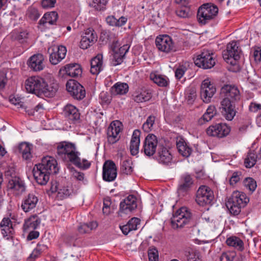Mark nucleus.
Here are the masks:
<instances>
[{"label": "nucleus", "instance_id": "obj_1", "mask_svg": "<svg viewBox=\"0 0 261 261\" xmlns=\"http://www.w3.org/2000/svg\"><path fill=\"white\" fill-rule=\"evenodd\" d=\"M220 96L221 113L226 120H232L236 115V103L240 100V92L237 86L226 84L221 89Z\"/></svg>", "mask_w": 261, "mask_h": 261}, {"label": "nucleus", "instance_id": "obj_2", "mask_svg": "<svg viewBox=\"0 0 261 261\" xmlns=\"http://www.w3.org/2000/svg\"><path fill=\"white\" fill-rule=\"evenodd\" d=\"M249 202L246 194L240 191H234L226 203L229 212L234 215H239L241 209L245 207Z\"/></svg>", "mask_w": 261, "mask_h": 261}, {"label": "nucleus", "instance_id": "obj_3", "mask_svg": "<svg viewBox=\"0 0 261 261\" xmlns=\"http://www.w3.org/2000/svg\"><path fill=\"white\" fill-rule=\"evenodd\" d=\"M57 153L60 159L72 164L78 159V155H80L75 145L66 141H62L57 144Z\"/></svg>", "mask_w": 261, "mask_h": 261}, {"label": "nucleus", "instance_id": "obj_4", "mask_svg": "<svg viewBox=\"0 0 261 261\" xmlns=\"http://www.w3.org/2000/svg\"><path fill=\"white\" fill-rule=\"evenodd\" d=\"M218 13V8L211 3H206L201 6L197 11L198 22L204 25L214 20Z\"/></svg>", "mask_w": 261, "mask_h": 261}, {"label": "nucleus", "instance_id": "obj_5", "mask_svg": "<svg viewBox=\"0 0 261 261\" xmlns=\"http://www.w3.org/2000/svg\"><path fill=\"white\" fill-rule=\"evenodd\" d=\"M192 219V215L186 207L178 210L171 219V226L174 229L182 228L189 223Z\"/></svg>", "mask_w": 261, "mask_h": 261}, {"label": "nucleus", "instance_id": "obj_6", "mask_svg": "<svg viewBox=\"0 0 261 261\" xmlns=\"http://www.w3.org/2000/svg\"><path fill=\"white\" fill-rule=\"evenodd\" d=\"M194 62L199 67L204 69H211L215 65L216 59L212 51L204 49L200 55L197 56Z\"/></svg>", "mask_w": 261, "mask_h": 261}, {"label": "nucleus", "instance_id": "obj_7", "mask_svg": "<svg viewBox=\"0 0 261 261\" xmlns=\"http://www.w3.org/2000/svg\"><path fill=\"white\" fill-rule=\"evenodd\" d=\"M241 53L237 42L233 41L227 45L226 50L223 53V57L227 63L233 65L240 59Z\"/></svg>", "mask_w": 261, "mask_h": 261}, {"label": "nucleus", "instance_id": "obj_8", "mask_svg": "<svg viewBox=\"0 0 261 261\" xmlns=\"http://www.w3.org/2000/svg\"><path fill=\"white\" fill-rule=\"evenodd\" d=\"M214 198L213 191L207 186H201L197 191L196 201L199 205L210 204Z\"/></svg>", "mask_w": 261, "mask_h": 261}, {"label": "nucleus", "instance_id": "obj_9", "mask_svg": "<svg viewBox=\"0 0 261 261\" xmlns=\"http://www.w3.org/2000/svg\"><path fill=\"white\" fill-rule=\"evenodd\" d=\"M44 86V80L39 76H31L29 77L25 82L27 91L40 96L41 88Z\"/></svg>", "mask_w": 261, "mask_h": 261}, {"label": "nucleus", "instance_id": "obj_10", "mask_svg": "<svg viewBox=\"0 0 261 261\" xmlns=\"http://www.w3.org/2000/svg\"><path fill=\"white\" fill-rule=\"evenodd\" d=\"M66 89L74 99L81 100L85 97L86 92L84 88L75 80H70L67 82Z\"/></svg>", "mask_w": 261, "mask_h": 261}, {"label": "nucleus", "instance_id": "obj_11", "mask_svg": "<svg viewBox=\"0 0 261 261\" xmlns=\"http://www.w3.org/2000/svg\"><path fill=\"white\" fill-rule=\"evenodd\" d=\"M137 207V199L132 195H128L120 203L118 215L123 217L124 215L129 214Z\"/></svg>", "mask_w": 261, "mask_h": 261}, {"label": "nucleus", "instance_id": "obj_12", "mask_svg": "<svg viewBox=\"0 0 261 261\" xmlns=\"http://www.w3.org/2000/svg\"><path fill=\"white\" fill-rule=\"evenodd\" d=\"M155 45L159 50L165 53L175 51L172 39L167 35H160L155 39Z\"/></svg>", "mask_w": 261, "mask_h": 261}, {"label": "nucleus", "instance_id": "obj_13", "mask_svg": "<svg viewBox=\"0 0 261 261\" xmlns=\"http://www.w3.org/2000/svg\"><path fill=\"white\" fill-rule=\"evenodd\" d=\"M216 91L215 86L209 79H205L202 82L201 85L200 96L203 102H210Z\"/></svg>", "mask_w": 261, "mask_h": 261}, {"label": "nucleus", "instance_id": "obj_14", "mask_svg": "<svg viewBox=\"0 0 261 261\" xmlns=\"http://www.w3.org/2000/svg\"><path fill=\"white\" fill-rule=\"evenodd\" d=\"M97 36L96 32L92 28L85 30L81 36L80 47L86 49L94 44L97 41Z\"/></svg>", "mask_w": 261, "mask_h": 261}, {"label": "nucleus", "instance_id": "obj_15", "mask_svg": "<svg viewBox=\"0 0 261 261\" xmlns=\"http://www.w3.org/2000/svg\"><path fill=\"white\" fill-rule=\"evenodd\" d=\"M50 54L49 61L53 65H57L65 58L67 50L65 46H52L48 48Z\"/></svg>", "mask_w": 261, "mask_h": 261}, {"label": "nucleus", "instance_id": "obj_16", "mask_svg": "<svg viewBox=\"0 0 261 261\" xmlns=\"http://www.w3.org/2000/svg\"><path fill=\"white\" fill-rule=\"evenodd\" d=\"M230 127L225 124L218 123L210 126L206 129V134L212 137L222 138L228 135Z\"/></svg>", "mask_w": 261, "mask_h": 261}, {"label": "nucleus", "instance_id": "obj_17", "mask_svg": "<svg viewBox=\"0 0 261 261\" xmlns=\"http://www.w3.org/2000/svg\"><path fill=\"white\" fill-rule=\"evenodd\" d=\"M117 175V167L114 162L106 161L102 167V178L106 181H114Z\"/></svg>", "mask_w": 261, "mask_h": 261}, {"label": "nucleus", "instance_id": "obj_18", "mask_svg": "<svg viewBox=\"0 0 261 261\" xmlns=\"http://www.w3.org/2000/svg\"><path fill=\"white\" fill-rule=\"evenodd\" d=\"M158 144L157 137L153 134H148L143 143V151L145 154L151 156L154 154Z\"/></svg>", "mask_w": 261, "mask_h": 261}, {"label": "nucleus", "instance_id": "obj_19", "mask_svg": "<svg viewBox=\"0 0 261 261\" xmlns=\"http://www.w3.org/2000/svg\"><path fill=\"white\" fill-rule=\"evenodd\" d=\"M37 165L50 174H56L59 171L57 161L52 156L44 157L42 160L41 163Z\"/></svg>", "mask_w": 261, "mask_h": 261}, {"label": "nucleus", "instance_id": "obj_20", "mask_svg": "<svg viewBox=\"0 0 261 261\" xmlns=\"http://www.w3.org/2000/svg\"><path fill=\"white\" fill-rule=\"evenodd\" d=\"M121 123L117 121L112 122L107 129L108 141L110 144H114L120 138L119 133L121 131Z\"/></svg>", "mask_w": 261, "mask_h": 261}, {"label": "nucleus", "instance_id": "obj_21", "mask_svg": "<svg viewBox=\"0 0 261 261\" xmlns=\"http://www.w3.org/2000/svg\"><path fill=\"white\" fill-rule=\"evenodd\" d=\"M8 188L12 190L15 195H20L25 190V186L22 180L17 176L12 177L9 180Z\"/></svg>", "mask_w": 261, "mask_h": 261}, {"label": "nucleus", "instance_id": "obj_22", "mask_svg": "<svg viewBox=\"0 0 261 261\" xmlns=\"http://www.w3.org/2000/svg\"><path fill=\"white\" fill-rule=\"evenodd\" d=\"M0 229L4 238L10 240L13 237L14 233L13 223L9 217H4L0 223Z\"/></svg>", "mask_w": 261, "mask_h": 261}, {"label": "nucleus", "instance_id": "obj_23", "mask_svg": "<svg viewBox=\"0 0 261 261\" xmlns=\"http://www.w3.org/2000/svg\"><path fill=\"white\" fill-rule=\"evenodd\" d=\"M38 202V197L33 193H30L23 199L21 207L24 212H29L36 207Z\"/></svg>", "mask_w": 261, "mask_h": 261}, {"label": "nucleus", "instance_id": "obj_24", "mask_svg": "<svg viewBox=\"0 0 261 261\" xmlns=\"http://www.w3.org/2000/svg\"><path fill=\"white\" fill-rule=\"evenodd\" d=\"M33 176L36 182L40 185H45L49 179V173H47L40 166L36 165L33 170Z\"/></svg>", "mask_w": 261, "mask_h": 261}, {"label": "nucleus", "instance_id": "obj_25", "mask_svg": "<svg viewBox=\"0 0 261 261\" xmlns=\"http://www.w3.org/2000/svg\"><path fill=\"white\" fill-rule=\"evenodd\" d=\"M44 57L42 54H36L30 58L28 61V66L35 71H39L44 67Z\"/></svg>", "mask_w": 261, "mask_h": 261}, {"label": "nucleus", "instance_id": "obj_26", "mask_svg": "<svg viewBox=\"0 0 261 261\" xmlns=\"http://www.w3.org/2000/svg\"><path fill=\"white\" fill-rule=\"evenodd\" d=\"M129 46L128 44H124L119 48L114 47L113 50L114 52L112 63L114 66L121 64L123 59L128 51Z\"/></svg>", "mask_w": 261, "mask_h": 261}, {"label": "nucleus", "instance_id": "obj_27", "mask_svg": "<svg viewBox=\"0 0 261 261\" xmlns=\"http://www.w3.org/2000/svg\"><path fill=\"white\" fill-rule=\"evenodd\" d=\"M63 114L66 118L72 122L78 121L80 118L79 110L71 104H68L64 108Z\"/></svg>", "mask_w": 261, "mask_h": 261}, {"label": "nucleus", "instance_id": "obj_28", "mask_svg": "<svg viewBox=\"0 0 261 261\" xmlns=\"http://www.w3.org/2000/svg\"><path fill=\"white\" fill-rule=\"evenodd\" d=\"M158 155V161L163 164H168L172 161V156L171 153L163 145H159Z\"/></svg>", "mask_w": 261, "mask_h": 261}, {"label": "nucleus", "instance_id": "obj_29", "mask_svg": "<svg viewBox=\"0 0 261 261\" xmlns=\"http://www.w3.org/2000/svg\"><path fill=\"white\" fill-rule=\"evenodd\" d=\"M103 57L98 54L91 60L90 72L92 74L97 75L103 69Z\"/></svg>", "mask_w": 261, "mask_h": 261}, {"label": "nucleus", "instance_id": "obj_30", "mask_svg": "<svg viewBox=\"0 0 261 261\" xmlns=\"http://www.w3.org/2000/svg\"><path fill=\"white\" fill-rule=\"evenodd\" d=\"M140 135L141 132L138 129H135L133 132L129 146L131 154L133 155L137 154L139 152Z\"/></svg>", "mask_w": 261, "mask_h": 261}, {"label": "nucleus", "instance_id": "obj_31", "mask_svg": "<svg viewBox=\"0 0 261 261\" xmlns=\"http://www.w3.org/2000/svg\"><path fill=\"white\" fill-rule=\"evenodd\" d=\"M42 87L40 96L44 95L48 97H53L58 89V84L51 81L49 84H47L44 81V86Z\"/></svg>", "mask_w": 261, "mask_h": 261}, {"label": "nucleus", "instance_id": "obj_32", "mask_svg": "<svg viewBox=\"0 0 261 261\" xmlns=\"http://www.w3.org/2000/svg\"><path fill=\"white\" fill-rule=\"evenodd\" d=\"M32 145L27 142H22L19 144L18 149L21 154L22 158L25 160H30L32 158L31 153Z\"/></svg>", "mask_w": 261, "mask_h": 261}, {"label": "nucleus", "instance_id": "obj_33", "mask_svg": "<svg viewBox=\"0 0 261 261\" xmlns=\"http://www.w3.org/2000/svg\"><path fill=\"white\" fill-rule=\"evenodd\" d=\"M66 74L71 77H78L81 75L82 70L78 64H71L64 67Z\"/></svg>", "mask_w": 261, "mask_h": 261}, {"label": "nucleus", "instance_id": "obj_34", "mask_svg": "<svg viewBox=\"0 0 261 261\" xmlns=\"http://www.w3.org/2000/svg\"><path fill=\"white\" fill-rule=\"evenodd\" d=\"M40 223V219L36 215H33L25 221L23 228L25 231L34 230L37 228Z\"/></svg>", "mask_w": 261, "mask_h": 261}, {"label": "nucleus", "instance_id": "obj_35", "mask_svg": "<svg viewBox=\"0 0 261 261\" xmlns=\"http://www.w3.org/2000/svg\"><path fill=\"white\" fill-rule=\"evenodd\" d=\"M193 180L190 175H184L181 178V183L178 188L179 193L188 191L193 184Z\"/></svg>", "mask_w": 261, "mask_h": 261}, {"label": "nucleus", "instance_id": "obj_36", "mask_svg": "<svg viewBox=\"0 0 261 261\" xmlns=\"http://www.w3.org/2000/svg\"><path fill=\"white\" fill-rule=\"evenodd\" d=\"M128 88L126 83L118 82L111 88V91L113 95H123L128 92Z\"/></svg>", "mask_w": 261, "mask_h": 261}, {"label": "nucleus", "instance_id": "obj_37", "mask_svg": "<svg viewBox=\"0 0 261 261\" xmlns=\"http://www.w3.org/2000/svg\"><path fill=\"white\" fill-rule=\"evenodd\" d=\"M74 193L71 184L66 186L60 187L58 191L57 198L59 200L67 198Z\"/></svg>", "mask_w": 261, "mask_h": 261}, {"label": "nucleus", "instance_id": "obj_38", "mask_svg": "<svg viewBox=\"0 0 261 261\" xmlns=\"http://www.w3.org/2000/svg\"><path fill=\"white\" fill-rule=\"evenodd\" d=\"M133 97L136 102H143L149 100L151 98V94L146 90H139L134 93Z\"/></svg>", "mask_w": 261, "mask_h": 261}, {"label": "nucleus", "instance_id": "obj_39", "mask_svg": "<svg viewBox=\"0 0 261 261\" xmlns=\"http://www.w3.org/2000/svg\"><path fill=\"white\" fill-rule=\"evenodd\" d=\"M176 146L179 153L184 157H189L192 152V149L184 141L177 142Z\"/></svg>", "mask_w": 261, "mask_h": 261}, {"label": "nucleus", "instance_id": "obj_40", "mask_svg": "<svg viewBox=\"0 0 261 261\" xmlns=\"http://www.w3.org/2000/svg\"><path fill=\"white\" fill-rule=\"evenodd\" d=\"M150 79L160 87H166L169 83V80L167 77L155 73H151L150 74Z\"/></svg>", "mask_w": 261, "mask_h": 261}, {"label": "nucleus", "instance_id": "obj_41", "mask_svg": "<svg viewBox=\"0 0 261 261\" xmlns=\"http://www.w3.org/2000/svg\"><path fill=\"white\" fill-rule=\"evenodd\" d=\"M226 243L227 245L234 247L239 251L244 249V243L242 240L237 237H231L228 238Z\"/></svg>", "mask_w": 261, "mask_h": 261}, {"label": "nucleus", "instance_id": "obj_42", "mask_svg": "<svg viewBox=\"0 0 261 261\" xmlns=\"http://www.w3.org/2000/svg\"><path fill=\"white\" fill-rule=\"evenodd\" d=\"M106 21L111 26L120 27L126 23L127 18L121 16L119 19H117L114 16H109L106 18Z\"/></svg>", "mask_w": 261, "mask_h": 261}, {"label": "nucleus", "instance_id": "obj_43", "mask_svg": "<svg viewBox=\"0 0 261 261\" xmlns=\"http://www.w3.org/2000/svg\"><path fill=\"white\" fill-rule=\"evenodd\" d=\"M216 114V109L214 106H210L206 110V112L199 119V123L202 124V121L208 122L210 121Z\"/></svg>", "mask_w": 261, "mask_h": 261}, {"label": "nucleus", "instance_id": "obj_44", "mask_svg": "<svg viewBox=\"0 0 261 261\" xmlns=\"http://www.w3.org/2000/svg\"><path fill=\"white\" fill-rule=\"evenodd\" d=\"M97 226V223L94 221L89 223H84L79 227L78 230L81 233H88L92 229H95Z\"/></svg>", "mask_w": 261, "mask_h": 261}, {"label": "nucleus", "instance_id": "obj_45", "mask_svg": "<svg viewBox=\"0 0 261 261\" xmlns=\"http://www.w3.org/2000/svg\"><path fill=\"white\" fill-rule=\"evenodd\" d=\"M183 253L187 261H200L198 253L192 249H185Z\"/></svg>", "mask_w": 261, "mask_h": 261}, {"label": "nucleus", "instance_id": "obj_46", "mask_svg": "<svg viewBox=\"0 0 261 261\" xmlns=\"http://www.w3.org/2000/svg\"><path fill=\"white\" fill-rule=\"evenodd\" d=\"M257 155L252 151H249L246 158L245 159L244 164L247 168H251L256 164Z\"/></svg>", "mask_w": 261, "mask_h": 261}, {"label": "nucleus", "instance_id": "obj_47", "mask_svg": "<svg viewBox=\"0 0 261 261\" xmlns=\"http://www.w3.org/2000/svg\"><path fill=\"white\" fill-rule=\"evenodd\" d=\"M132 162L129 159H126L124 160L121 166V171L123 174L126 175H129L133 172Z\"/></svg>", "mask_w": 261, "mask_h": 261}, {"label": "nucleus", "instance_id": "obj_48", "mask_svg": "<svg viewBox=\"0 0 261 261\" xmlns=\"http://www.w3.org/2000/svg\"><path fill=\"white\" fill-rule=\"evenodd\" d=\"M155 120V116L153 115L148 116L146 121L143 124L142 128L143 130L147 133L151 131L153 128Z\"/></svg>", "mask_w": 261, "mask_h": 261}, {"label": "nucleus", "instance_id": "obj_49", "mask_svg": "<svg viewBox=\"0 0 261 261\" xmlns=\"http://www.w3.org/2000/svg\"><path fill=\"white\" fill-rule=\"evenodd\" d=\"M244 186L251 193L254 192L257 187L256 181L251 177H247L243 182Z\"/></svg>", "mask_w": 261, "mask_h": 261}, {"label": "nucleus", "instance_id": "obj_50", "mask_svg": "<svg viewBox=\"0 0 261 261\" xmlns=\"http://www.w3.org/2000/svg\"><path fill=\"white\" fill-rule=\"evenodd\" d=\"M47 249V246L44 244H38L36 248L34 249L30 254L29 258L35 259L37 258L40 254Z\"/></svg>", "mask_w": 261, "mask_h": 261}, {"label": "nucleus", "instance_id": "obj_51", "mask_svg": "<svg viewBox=\"0 0 261 261\" xmlns=\"http://www.w3.org/2000/svg\"><path fill=\"white\" fill-rule=\"evenodd\" d=\"M58 15L55 11H53L44 14V19L47 20L48 23L51 25L55 24L57 20Z\"/></svg>", "mask_w": 261, "mask_h": 261}, {"label": "nucleus", "instance_id": "obj_52", "mask_svg": "<svg viewBox=\"0 0 261 261\" xmlns=\"http://www.w3.org/2000/svg\"><path fill=\"white\" fill-rule=\"evenodd\" d=\"M27 15L28 18L33 21L37 20L40 17V14L37 9L31 7L27 11Z\"/></svg>", "mask_w": 261, "mask_h": 261}, {"label": "nucleus", "instance_id": "obj_53", "mask_svg": "<svg viewBox=\"0 0 261 261\" xmlns=\"http://www.w3.org/2000/svg\"><path fill=\"white\" fill-rule=\"evenodd\" d=\"M108 0H93L92 7L97 11L103 10L106 9Z\"/></svg>", "mask_w": 261, "mask_h": 261}, {"label": "nucleus", "instance_id": "obj_54", "mask_svg": "<svg viewBox=\"0 0 261 261\" xmlns=\"http://www.w3.org/2000/svg\"><path fill=\"white\" fill-rule=\"evenodd\" d=\"M79 156L78 155V159L74 162L73 164L76 167L84 169L88 168L91 165L90 163L85 159L81 160Z\"/></svg>", "mask_w": 261, "mask_h": 261}, {"label": "nucleus", "instance_id": "obj_55", "mask_svg": "<svg viewBox=\"0 0 261 261\" xmlns=\"http://www.w3.org/2000/svg\"><path fill=\"white\" fill-rule=\"evenodd\" d=\"M242 177V173L240 171L234 172L229 179V184L231 186L236 185Z\"/></svg>", "mask_w": 261, "mask_h": 261}, {"label": "nucleus", "instance_id": "obj_56", "mask_svg": "<svg viewBox=\"0 0 261 261\" xmlns=\"http://www.w3.org/2000/svg\"><path fill=\"white\" fill-rule=\"evenodd\" d=\"M177 15L182 18H186L189 16L190 9L187 6L178 8L176 11Z\"/></svg>", "mask_w": 261, "mask_h": 261}, {"label": "nucleus", "instance_id": "obj_57", "mask_svg": "<svg viewBox=\"0 0 261 261\" xmlns=\"http://www.w3.org/2000/svg\"><path fill=\"white\" fill-rule=\"evenodd\" d=\"M236 256L234 252H223L220 257V261H233Z\"/></svg>", "mask_w": 261, "mask_h": 261}, {"label": "nucleus", "instance_id": "obj_58", "mask_svg": "<svg viewBox=\"0 0 261 261\" xmlns=\"http://www.w3.org/2000/svg\"><path fill=\"white\" fill-rule=\"evenodd\" d=\"M187 70V67L184 65H179L175 71V76L178 79L180 80Z\"/></svg>", "mask_w": 261, "mask_h": 261}, {"label": "nucleus", "instance_id": "obj_59", "mask_svg": "<svg viewBox=\"0 0 261 261\" xmlns=\"http://www.w3.org/2000/svg\"><path fill=\"white\" fill-rule=\"evenodd\" d=\"M132 230L137 229L138 226L140 224V220L136 217L132 218L127 223Z\"/></svg>", "mask_w": 261, "mask_h": 261}, {"label": "nucleus", "instance_id": "obj_60", "mask_svg": "<svg viewBox=\"0 0 261 261\" xmlns=\"http://www.w3.org/2000/svg\"><path fill=\"white\" fill-rule=\"evenodd\" d=\"M148 255L149 261H159L158 251L155 248L149 250Z\"/></svg>", "mask_w": 261, "mask_h": 261}, {"label": "nucleus", "instance_id": "obj_61", "mask_svg": "<svg viewBox=\"0 0 261 261\" xmlns=\"http://www.w3.org/2000/svg\"><path fill=\"white\" fill-rule=\"evenodd\" d=\"M111 199L107 197L103 200V206L102 208L103 213L105 215H109L110 213Z\"/></svg>", "mask_w": 261, "mask_h": 261}, {"label": "nucleus", "instance_id": "obj_62", "mask_svg": "<svg viewBox=\"0 0 261 261\" xmlns=\"http://www.w3.org/2000/svg\"><path fill=\"white\" fill-rule=\"evenodd\" d=\"M8 82L6 73L4 71H0V90H3L6 86Z\"/></svg>", "mask_w": 261, "mask_h": 261}, {"label": "nucleus", "instance_id": "obj_63", "mask_svg": "<svg viewBox=\"0 0 261 261\" xmlns=\"http://www.w3.org/2000/svg\"><path fill=\"white\" fill-rule=\"evenodd\" d=\"M56 0H42V6L44 8H50L55 6Z\"/></svg>", "mask_w": 261, "mask_h": 261}, {"label": "nucleus", "instance_id": "obj_64", "mask_svg": "<svg viewBox=\"0 0 261 261\" xmlns=\"http://www.w3.org/2000/svg\"><path fill=\"white\" fill-rule=\"evenodd\" d=\"M253 56L256 62L261 61V46L254 47Z\"/></svg>", "mask_w": 261, "mask_h": 261}]
</instances>
